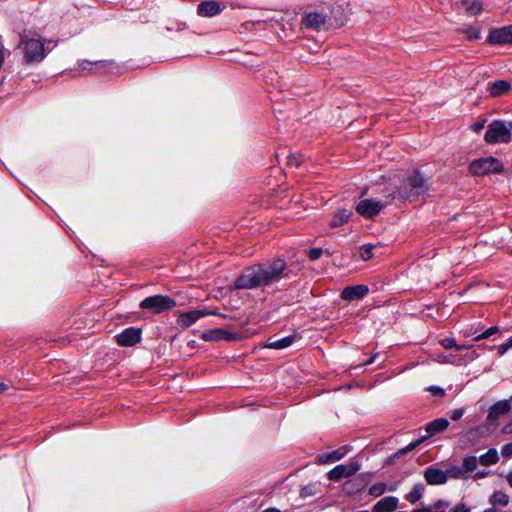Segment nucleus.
<instances>
[{
	"instance_id": "nucleus-13",
	"label": "nucleus",
	"mask_w": 512,
	"mask_h": 512,
	"mask_svg": "<svg viewBox=\"0 0 512 512\" xmlns=\"http://www.w3.org/2000/svg\"><path fill=\"white\" fill-rule=\"evenodd\" d=\"M210 312L206 310H191L184 313H181L177 318L178 326L182 328H188L200 318L209 315Z\"/></svg>"
},
{
	"instance_id": "nucleus-17",
	"label": "nucleus",
	"mask_w": 512,
	"mask_h": 512,
	"mask_svg": "<svg viewBox=\"0 0 512 512\" xmlns=\"http://www.w3.org/2000/svg\"><path fill=\"white\" fill-rule=\"evenodd\" d=\"M399 504V500L395 496H387L382 499H380L376 504L373 506L374 512H393L397 509Z\"/></svg>"
},
{
	"instance_id": "nucleus-25",
	"label": "nucleus",
	"mask_w": 512,
	"mask_h": 512,
	"mask_svg": "<svg viewBox=\"0 0 512 512\" xmlns=\"http://www.w3.org/2000/svg\"><path fill=\"white\" fill-rule=\"evenodd\" d=\"M499 461V455L495 448H490L486 453L479 457L481 465L490 466L494 465Z\"/></svg>"
},
{
	"instance_id": "nucleus-37",
	"label": "nucleus",
	"mask_w": 512,
	"mask_h": 512,
	"mask_svg": "<svg viewBox=\"0 0 512 512\" xmlns=\"http://www.w3.org/2000/svg\"><path fill=\"white\" fill-rule=\"evenodd\" d=\"M501 454L503 457H512V442L506 443L502 447Z\"/></svg>"
},
{
	"instance_id": "nucleus-23",
	"label": "nucleus",
	"mask_w": 512,
	"mask_h": 512,
	"mask_svg": "<svg viewBox=\"0 0 512 512\" xmlns=\"http://www.w3.org/2000/svg\"><path fill=\"white\" fill-rule=\"evenodd\" d=\"M351 215H352V213L350 210L340 209L333 215L331 222H330V226L333 228L342 226L349 220Z\"/></svg>"
},
{
	"instance_id": "nucleus-9",
	"label": "nucleus",
	"mask_w": 512,
	"mask_h": 512,
	"mask_svg": "<svg viewBox=\"0 0 512 512\" xmlns=\"http://www.w3.org/2000/svg\"><path fill=\"white\" fill-rule=\"evenodd\" d=\"M385 206L381 201L363 199L356 205V211L365 218H372L377 215Z\"/></svg>"
},
{
	"instance_id": "nucleus-29",
	"label": "nucleus",
	"mask_w": 512,
	"mask_h": 512,
	"mask_svg": "<svg viewBox=\"0 0 512 512\" xmlns=\"http://www.w3.org/2000/svg\"><path fill=\"white\" fill-rule=\"evenodd\" d=\"M448 474V479H468L470 475L466 474L463 466H452L450 469L445 471Z\"/></svg>"
},
{
	"instance_id": "nucleus-21",
	"label": "nucleus",
	"mask_w": 512,
	"mask_h": 512,
	"mask_svg": "<svg viewBox=\"0 0 512 512\" xmlns=\"http://www.w3.org/2000/svg\"><path fill=\"white\" fill-rule=\"evenodd\" d=\"M510 410V402L508 400L498 401L489 410L488 418L497 419L499 416L506 414Z\"/></svg>"
},
{
	"instance_id": "nucleus-45",
	"label": "nucleus",
	"mask_w": 512,
	"mask_h": 512,
	"mask_svg": "<svg viewBox=\"0 0 512 512\" xmlns=\"http://www.w3.org/2000/svg\"><path fill=\"white\" fill-rule=\"evenodd\" d=\"M502 432L504 434H512V420L502 428Z\"/></svg>"
},
{
	"instance_id": "nucleus-42",
	"label": "nucleus",
	"mask_w": 512,
	"mask_h": 512,
	"mask_svg": "<svg viewBox=\"0 0 512 512\" xmlns=\"http://www.w3.org/2000/svg\"><path fill=\"white\" fill-rule=\"evenodd\" d=\"M510 348H512V346L510 345V342L508 341L507 343H504L502 345H500L498 347V352L499 354L503 355L504 353H506Z\"/></svg>"
},
{
	"instance_id": "nucleus-53",
	"label": "nucleus",
	"mask_w": 512,
	"mask_h": 512,
	"mask_svg": "<svg viewBox=\"0 0 512 512\" xmlns=\"http://www.w3.org/2000/svg\"><path fill=\"white\" fill-rule=\"evenodd\" d=\"M510 345L512 346V337L509 339Z\"/></svg>"
},
{
	"instance_id": "nucleus-30",
	"label": "nucleus",
	"mask_w": 512,
	"mask_h": 512,
	"mask_svg": "<svg viewBox=\"0 0 512 512\" xmlns=\"http://www.w3.org/2000/svg\"><path fill=\"white\" fill-rule=\"evenodd\" d=\"M440 344L445 349H456V350H462V349H470L473 346L472 345H458L454 338H444L440 341Z\"/></svg>"
},
{
	"instance_id": "nucleus-27",
	"label": "nucleus",
	"mask_w": 512,
	"mask_h": 512,
	"mask_svg": "<svg viewBox=\"0 0 512 512\" xmlns=\"http://www.w3.org/2000/svg\"><path fill=\"white\" fill-rule=\"evenodd\" d=\"M509 501H510L509 496L505 492L499 491V490L493 492V494L490 496V499H489V502L491 505H493V506L499 505L502 507L507 506L509 504Z\"/></svg>"
},
{
	"instance_id": "nucleus-11",
	"label": "nucleus",
	"mask_w": 512,
	"mask_h": 512,
	"mask_svg": "<svg viewBox=\"0 0 512 512\" xmlns=\"http://www.w3.org/2000/svg\"><path fill=\"white\" fill-rule=\"evenodd\" d=\"M201 338L205 341H234L237 335L222 328H215L203 332Z\"/></svg>"
},
{
	"instance_id": "nucleus-3",
	"label": "nucleus",
	"mask_w": 512,
	"mask_h": 512,
	"mask_svg": "<svg viewBox=\"0 0 512 512\" xmlns=\"http://www.w3.org/2000/svg\"><path fill=\"white\" fill-rule=\"evenodd\" d=\"M18 47L22 50L26 62L42 61L46 55L44 40L41 37L22 36Z\"/></svg>"
},
{
	"instance_id": "nucleus-4",
	"label": "nucleus",
	"mask_w": 512,
	"mask_h": 512,
	"mask_svg": "<svg viewBox=\"0 0 512 512\" xmlns=\"http://www.w3.org/2000/svg\"><path fill=\"white\" fill-rule=\"evenodd\" d=\"M449 426V421L446 418H437L426 425V431L428 432V436H423L411 443H409L406 447L397 451L393 456L390 457L389 462L393 463L396 458L414 450L418 447L422 442H424L429 436H433L439 432L444 431Z\"/></svg>"
},
{
	"instance_id": "nucleus-47",
	"label": "nucleus",
	"mask_w": 512,
	"mask_h": 512,
	"mask_svg": "<svg viewBox=\"0 0 512 512\" xmlns=\"http://www.w3.org/2000/svg\"><path fill=\"white\" fill-rule=\"evenodd\" d=\"M506 480L509 486L512 488V470L507 473Z\"/></svg>"
},
{
	"instance_id": "nucleus-35",
	"label": "nucleus",
	"mask_w": 512,
	"mask_h": 512,
	"mask_svg": "<svg viewBox=\"0 0 512 512\" xmlns=\"http://www.w3.org/2000/svg\"><path fill=\"white\" fill-rule=\"evenodd\" d=\"M465 34H466L467 38L470 40L479 39L481 31L477 27L471 26L465 30Z\"/></svg>"
},
{
	"instance_id": "nucleus-19",
	"label": "nucleus",
	"mask_w": 512,
	"mask_h": 512,
	"mask_svg": "<svg viewBox=\"0 0 512 512\" xmlns=\"http://www.w3.org/2000/svg\"><path fill=\"white\" fill-rule=\"evenodd\" d=\"M221 10V5L215 1H205L198 6V13L203 17H213L219 14Z\"/></svg>"
},
{
	"instance_id": "nucleus-16",
	"label": "nucleus",
	"mask_w": 512,
	"mask_h": 512,
	"mask_svg": "<svg viewBox=\"0 0 512 512\" xmlns=\"http://www.w3.org/2000/svg\"><path fill=\"white\" fill-rule=\"evenodd\" d=\"M325 23V16L317 12L308 13L302 20V25L305 28H310L314 30H320Z\"/></svg>"
},
{
	"instance_id": "nucleus-49",
	"label": "nucleus",
	"mask_w": 512,
	"mask_h": 512,
	"mask_svg": "<svg viewBox=\"0 0 512 512\" xmlns=\"http://www.w3.org/2000/svg\"><path fill=\"white\" fill-rule=\"evenodd\" d=\"M263 512H280L278 509H275V508H270V509H267Z\"/></svg>"
},
{
	"instance_id": "nucleus-8",
	"label": "nucleus",
	"mask_w": 512,
	"mask_h": 512,
	"mask_svg": "<svg viewBox=\"0 0 512 512\" xmlns=\"http://www.w3.org/2000/svg\"><path fill=\"white\" fill-rule=\"evenodd\" d=\"M361 467V463L352 459L346 464H339L327 473V477L331 481H339L342 478H347L355 475Z\"/></svg>"
},
{
	"instance_id": "nucleus-18",
	"label": "nucleus",
	"mask_w": 512,
	"mask_h": 512,
	"mask_svg": "<svg viewBox=\"0 0 512 512\" xmlns=\"http://www.w3.org/2000/svg\"><path fill=\"white\" fill-rule=\"evenodd\" d=\"M511 91V84L506 80H498L488 84V92L491 97H499Z\"/></svg>"
},
{
	"instance_id": "nucleus-40",
	"label": "nucleus",
	"mask_w": 512,
	"mask_h": 512,
	"mask_svg": "<svg viewBox=\"0 0 512 512\" xmlns=\"http://www.w3.org/2000/svg\"><path fill=\"white\" fill-rule=\"evenodd\" d=\"M321 255H322V249H320V248L311 249L309 252V257L311 260H317L321 257Z\"/></svg>"
},
{
	"instance_id": "nucleus-5",
	"label": "nucleus",
	"mask_w": 512,
	"mask_h": 512,
	"mask_svg": "<svg viewBox=\"0 0 512 512\" xmlns=\"http://www.w3.org/2000/svg\"><path fill=\"white\" fill-rule=\"evenodd\" d=\"M512 135V122L496 120L489 124L485 141L489 144L508 143Z\"/></svg>"
},
{
	"instance_id": "nucleus-7",
	"label": "nucleus",
	"mask_w": 512,
	"mask_h": 512,
	"mask_svg": "<svg viewBox=\"0 0 512 512\" xmlns=\"http://www.w3.org/2000/svg\"><path fill=\"white\" fill-rule=\"evenodd\" d=\"M175 305L176 302L172 298L163 295L150 296L140 302V307L143 310H148L154 314L169 310Z\"/></svg>"
},
{
	"instance_id": "nucleus-48",
	"label": "nucleus",
	"mask_w": 512,
	"mask_h": 512,
	"mask_svg": "<svg viewBox=\"0 0 512 512\" xmlns=\"http://www.w3.org/2000/svg\"><path fill=\"white\" fill-rule=\"evenodd\" d=\"M412 512H430V507H424L422 509H415Z\"/></svg>"
},
{
	"instance_id": "nucleus-36",
	"label": "nucleus",
	"mask_w": 512,
	"mask_h": 512,
	"mask_svg": "<svg viewBox=\"0 0 512 512\" xmlns=\"http://www.w3.org/2000/svg\"><path fill=\"white\" fill-rule=\"evenodd\" d=\"M451 512H472V508L466 503H458L451 509Z\"/></svg>"
},
{
	"instance_id": "nucleus-43",
	"label": "nucleus",
	"mask_w": 512,
	"mask_h": 512,
	"mask_svg": "<svg viewBox=\"0 0 512 512\" xmlns=\"http://www.w3.org/2000/svg\"><path fill=\"white\" fill-rule=\"evenodd\" d=\"M430 390L436 396H443L445 394L444 389H442L441 387H438V386L431 387Z\"/></svg>"
},
{
	"instance_id": "nucleus-31",
	"label": "nucleus",
	"mask_w": 512,
	"mask_h": 512,
	"mask_svg": "<svg viewBox=\"0 0 512 512\" xmlns=\"http://www.w3.org/2000/svg\"><path fill=\"white\" fill-rule=\"evenodd\" d=\"M387 490L393 491L394 488H388L383 482L376 483L369 488V494L374 497H379L384 494Z\"/></svg>"
},
{
	"instance_id": "nucleus-10",
	"label": "nucleus",
	"mask_w": 512,
	"mask_h": 512,
	"mask_svg": "<svg viewBox=\"0 0 512 512\" xmlns=\"http://www.w3.org/2000/svg\"><path fill=\"white\" fill-rule=\"evenodd\" d=\"M491 44H512V25L492 29L488 36Z\"/></svg>"
},
{
	"instance_id": "nucleus-15",
	"label": "nucleus",
	"mask_w": 512,
	"mask_h": 512,
	"mask_svg": "<svg viewBox=\"0 0 512 512\" xmlns=\"http://www.w3.org/2000/svg\"><path fill=\"white\" fill-rule=\"evenodd\" d=\"M368 291L366 285L349 286L342 291L341 297L347 301H354L363 298Z\"/></svg>"
},
{
	"instance_id": "nucleus-12",
	"label": "nucleus",
	"mask_w": 512,
	"mask_h": 512,
	"mask_svg": "<svg viewBox=\"0 0 512 512\" xmlns=\"http://www.w3.org/2000/svg\"><path fill=\"white\" fill-rule=\"evenodd\" d=\"M424 478L429 485H443L448 482V474L435 466L425 469Z\"/></svg>"
},
{
	"instance_id": "nucleus-2",
	"label": "nucleus",
	"mask_w": 512,
	"mask_h": 512,
	"mask_svg": "<svg viewBox=\"0 0 512 512\" xmlns=\"http://www.w3.org/2000/svg\"><path fill=\"white\" fill-rule=\"evenodd\" d=\"M428 190L429 184L427 180L419 172L413 171L406 182L399 188L398 194L402 199L413 200L425 194Z\"/></svg>"
},
{
	"instance_id": "nucleus-50",
	"label": "nucleus",
	"mask_w": 512,
	"mask_h": 512,
	"mask_svg": "<svg viewBox=\"0 0 512 512\" xmlns=\"http://www.w3.org/2000/svg\"><path fill=\"white\" fill-rule=\"evenodd\" d=\"M5 390V385L3 383H0V393Z\"/></svg>"
},
{
	"instance_id": "nucleus-34",
	"label": "nucleus",
	"mask_w": 512,
	"mask_h": 512,
	"mask_svg": "<svg viewBox=\"0 0 512 512\" xmlns=\"http://www.w3.org/2000/svg\"><path fill=\"white\" fill-rule=\"evenodd\" d=\"M499 331V328L497 326H493V327H490L488 328L487 330H485L483 333L477 335L474 340L475 341H480L482 339H486V338H489L490 336H492L493 334H495L496 332Z\"/></svg>"
},
{
	"instance_id": "nucleus-33",
	"label": "nucleus",
	"mask_w": 512,
	"mask_h": 512,
	"mask_svg": "<svg viewBox=\"0 0 512 512\" xmlns=\"http://www.w3.org/2000/svg\"><path fill=\"white\" fill-rule=\"evenodd\" d=\"M434 360L440 364H455L456 357L453 355H445L443 353L436 354Z\"/></svg>"
},
{
	"instance_id": "nucleus-32",
	"label": "nucleus",
	"mask_w": 512,
	"mask_h": 512,
	"mask_svg": "<svg viewBox=\"0 0 512 512\" xmlns=\"http://www.w3.org/2000/svg\"><path fill=\"white\" fill-rule=\"evenodd\" d=\"M375 248L374 245L372 244H366V245H363L361 248H360V251H359V254H360V258L363 260V261H368L370 259L373 258V249Z\"/></svg>"
},
{
	"instance_id": "nucleus-26",
	"label": "nucleus",
	"mask_w": 512,
	"mask_h": 512,
	"mask_svg": "<svg viewBox=\"0 0 512 512\" xmlns=\"http://www.w3.org/2000/svg\"><path fill=\"white\" fill-rule=\"evenodd\" d=\"M424 490L425 487L422 483L415 484L412 490L408 494H406L405 499L409 503L415 504L423 496Z\"/></svg>"
},
{
	"instance_id": "nucleus-41",
	"label": "nucleus",
	"mask_w": 512,
	"mask_h": 512,
	"mask_svg": "<svg viewBox=\"0 0 512 512\" xmlns=\"http://www.w3.org/2000/svg\"><path fill=\"white\" fill-rule=\"evenodd\" d=\"M485 126V121H478V122H475L474 124H472L471 126V129L474 131V132H480Z\"/></svg>"
},
{
	"instance_id": "nucleus-51",
	"label": "nucleus",
	"mask_w": 512,
	"mask_h": 512,
	"mask_svg": "<svg viewBox=\"0 0 512 512\" xmlns=\"http://www.w3.org/2000/svg\"><path fill=\"white\" fill-rule=\"evenodd\" d=\"M373 362V359H370L369 361L365 362V364H370Z\"/></svg>"
},
{
	"instance_id": "nucleus-22",
	"label": "nucleus",
	"mask_w": 512,
	"mask_h": 512,
	"mask_svg": "<svg viewBox=\"0 0 512 512\" xmlns=\"http://www.w3.org/2000/svg\"><path fill=\"white\" fill-rule=\"evenodd\" d=\"M295 336H287L281 339L269 338L265 347L271 349H284L289 347L295 340Z\"/></svg>"
},
{
	"instance_id": "nucleus-1",
	"label": "nucleus",
	"mask_w": 512,
	"mask_h": 512,
	"mask_svg": "<svg viewBox=\"0 0 512 512\" xmlns=\"http://www.w3.org/2000/svg\"><path fill=\"white\" fill-rule=\"evenodd\" d=\"M286 263L277 259L260 265L246 268L235 280L234 286L237 289H253L268 286L278 282L286 276Z\"/></svg>"
},
{
	"instance_id": "nucleus-39",
	"label": "nucleus",
	"mask_w": 512,
	"mask_h": 512,
	"mask_svg": "<svg viewBox=\"0 0 512 512\" xmlns=\"http://www.w3.org/2000/svg\"><path fill=\"white\" fill-rule=\"evenodd\" d=\"M448 507V502L444 501V500H438L435 504H434V511H445Z\"/></svg>"
},
{
	"instance_id": "nucleus-28",
	"label": "nucleus",
	"mask_w": 512,
	"mask_h": 512,
	"mask_svg": "<svg viewBox=\"0 0 512 512\" xmlns=\"http://www.w3.org/2000/svg\"><path fill=\"white\" fill-rule=\"evenodd\" d=\"M479 463V458L476 456H466L463 458L462 466L466 474L469 475L477 469Z\"/></svg>"
},
{
	"instance_id": "nucleus-24",
	"label": "nucleus",
	"mask_w": 512,
	"mask_h": 512,
	"mask_svg": "<svg viewBox=\"0 0 512 512\" xmlns=\"http://www.w3.org/2000/svg\"><path fill=\"white\" fill-rule=\"evenodd\" d=\"M462 6L470 15H478L483 10L481 0H462Z\"/></svg>"
},
{
	"instance_id": "nucleus-52",
	"label": "nucleus",
	"mask_w": 512,
	"mask_h": 512,
	"mask_svg": "<svg viewBox=\"0 0 512 512\" xmlns=\"http://www.w3.org/2000/svg\"><path fill=\"white\" fill-rule=\"evenodd\" d=\"M430 512H445V511H433V509L430 507Z\"/></svg>"
},
{
	"instance_id": "nucleus-20",
	"label": "nucleus",
	"mask_w": 512,
	"mask_h": 512,
	"mask_svg": "<svg viewBox=\"0 0 512 512\" xmlns=\"http://www.w3.org/2000/svg\"><path fill=\"white\" fill-rule=\"evenodd\" d=\"M349 449L347 447H341L329 453L322 454L318 457V461L321 464H330L337 462L345 457Z\"/></svg>"
},
{
	"instance_id": "nucleus-14",
	"label": "nucleus",
	"mask_w": 512,
	"mask_h": 512,
	"mask_svg": "<svg viewBox=\"0 0 512 512\" xmlns=\"http://www.w3.org/2000/svg\"><path fill=\"white\" fill-rule=\"evenodd\" d=\"M141 333L139 329L127 328L116 336L117 343L121 346H133L140 341Z\"/></svg>"
},
{
	"instance_id": "nucleus-38",
	"label": "nucleus",
	"mask_w": 512,
	"mask_h": 512,
	"mask_svg": "<svg viewBox=\"0 0 512 512\" xmlns=\"http://www.w3.org/2000/svg\"><path fill=\"white\" fill-rule=\"evenodd\" d=\"M463 415H464V409H462V408L454 409V410L450 411V418L454 421L459 420Z\"/></svg>"
},
{
	"instance_id": "nucleus-44",
	"label": "nucleus",
	"mask_w": 512,
	"mask_h": 512,
	"mask_svg": "<svg viewBox=\"0 0 512 512\" xmlns=\"http://www.w3.org/2000/svg\"><path fill=\"white\" fill-rule=\"evenodd\" d=\"M288 163L291 166L298 167L300 165L299 160L296 158V156H290L288 159Z\"/></svg>"
},
{
	"instance_id": "nucleus-46",
	"label": "nucleus",
	"mask_w": 512,
	"mask_h": 512,
	"mask_svg": "<svg viewBox=\"0 0 512 512\" xmlns=\"http://www.w3.org/2000/svg\"><path fill=\"white\" fill-rule=\"evenodd\" d=\"M488 474H489V472H488V471H485V470L478 471V472L475 474V478H477V479L485 478Z\"/></svg>"
},
{
	"instance_id": "nucleus-6",
	"label": "nucleus",
	"mask_w": 512,
	"mask_h": 512,
	"mask_svg": "<svg viewBox=\"0 0 512 512\" xmlns=\"http://www.w3.org/2000/svg\"><path fill=\"white\" fill-rule=\"evenodd\" d=\"M503 164L494 157L479 158L474 160L469 170L473 175L482 176L489 173H497L502 171Z\"/></svg>"
}]
</instances>
